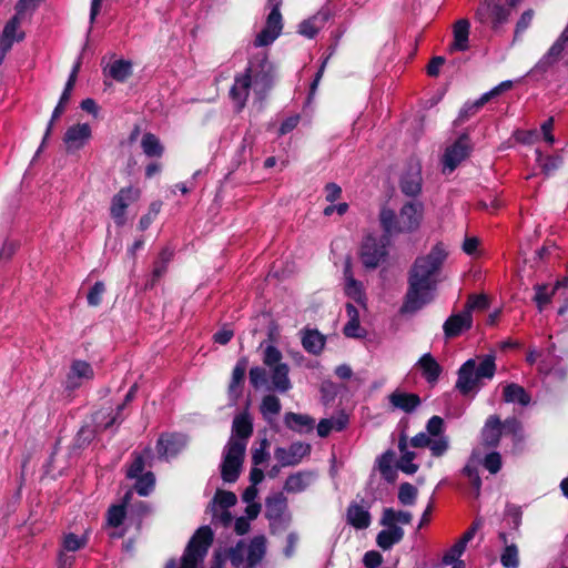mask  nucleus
I'll return each mask as SVG.
<instances>
[{"label": "nucleus", "mask_w": 568, "mask_h": 568, "mask_svg": "<svg viewBox=\"0 0 568 568\" xmlns=\"http://www.w3.org/2000/svg\"><path fill=\"white\" fill-rule=\"evenodd\" d=\"M445 258L446 252L440 244L435 245L427 255L416 258L409 271L403 312L415 313L433 301L436 277Z\"/></svg>", "instance_id": "obj_1"}, {"label": "nucleus", "mask_w": 568, "mask_h": 568, "mask_svg": "<svg viewBox=\"0 0 568 568\" xmlns=\"http://www.w3.org/2000/svg\"><path fill=\"white\" fill-rule=\"evenodd\" d=\"M262 348L261 365L252 366L248 369L250 385L258 390L266 387V390H290L292 388L290 379V366L283 362L282 352L274 345L268 344Z\"/></svg>", "instance_id": "obj_2"}, {"label": "nucleus", "mask_w": 568, "mask_h": 568, "mask_svg": "<svg viewBox=\"0 0 568 568\" xmlns=\"http://www.w3.org/2000/svg\"><path fill=\"white\" fill-rule=\"evenodd\" d=\"M496 355L485 354L467 359L457 372L455 388L457 390H475L487 385L496 373Z\"/></svg>", "instance_id": "obj_3"}, {"label": "nucleus", "mask_w": 568, "mask_h": 568, "mask_svg": "<svg viewBox=\"0 0 568 568\" xmlns=\"http://www.w3.org/2000/svg\"><path fill=\"white\" fill-rule=\"evenodd\" d=\"M424 217V205L420 202H407L399 213L383 207L379 213V222L387 235L416 232Z\"/></svg>", "instance_id": "obj_4"}, {"label": "nucleus", "mask_w": 568, "mask_h": 568, "mask_svg": "<svg viewBox=\"0 0 568 568\" xmlns=\"http://www.w3.org/2000/svg\"><path fill=\"white\" fill-rule=\"evenodd\" d=\"M134 394L135 393H126L124 402L118 405L115 413H113L112 409H100L95 412L92 415L94 426L89 424L81 426L73 438L72 448L83 449L92 443L98 430H105L116 424H121L124 419V417L121 416V412L124 409V406L134 398Z\"/></svg>", "instance_id": "obj_5"}, {"label": "nucleus", "mask_w": 568, "mask_h": 568, "mask_svg": "<svg viewBox=\"0 0 568 568\" xmlns=\"http://www.w3.org/2000/svg\"><path fill=\"white\" fill-rule=\"evenodd\" d=\"M246 73L252 74V84L254 93L264 99L267 93L273 89L276 78V68L273 62L268 60L265 52H260L250 59Z\"/></svg>", "instance_id": "obj_6"}, {"label": "nucleus", "mask_w": 568, "mask_h": 568, "mask_svg": "<svg viewBox=\"0 0 568 568\" xmlns=\"http://www.w3.org/2000/svg\"><path fill=\"white\" fill-rule=\"evenodd\" d=\"M213 539L214 534L210 526L196 529L185 547L180 568H196L206 556Z\"/></svg>", "instance_id": "obj_7"}, {"label": "nucleus", "mask_w": 568, "mask_h": 568, "mask_svg": "<svg viewBox=\"0 0 568 568\" xmlns=\"http://www.w3.org/2000/svg\"><path fill=\"white\" fill-rule=\"evenodd\" d=\"M510 13L511 10L501 0H479L475 10V20L498 31L508 21Z\"/></svg>", "instance_id": "obj_8"}, {"label": "nucleus", "mask_w": 568, "mask_h": 568, "mask_svg": "<svg viewBox=\"0 0 568 568\" xmlns=\"http://www.w3.org/2000/svg\"><path fill=\"white\" fill-rule=\"evenodd\" d=\"M282 3L283 0H267L266 7L270 9V13L266 17L265 26L255 37V47H267L281 36L283 30Z\"/></svg>", "instance_id": "obj_9"}, {"label": "nucleus", "mask_w": 568, "mask_h": 568, "mask_svg": "<svg viewBox=\"0 0 568 568\" xmlns=\"http://www.w3.org/2000/svg\"><path fill=\"white\" fill-rule=\"evenodd\" d=\"M389 236L386 233L376 237L367 235L362 244L361 258L363 264L368 268H375L387 256V245L389 244Z\"/></svg>", "instance_id": "obj_10"}, {"label": "nucleus", "mask_w": 568, "mask_h": 568, "mask_svg": "<svg viewBox=\"0 0 568 568\" xmlns=\"http://www.w3.org/2000/svg\"><path fill=\"white\" fill-rule=\"evenodd\" d=\"M471 145L467 134L459 136L443 155V172L452 173L470 153Z\"/></svg>", "instance_id": "obj_11"}, {"label": "nucleus", "mask_w": 568, "mask_h": 568, "mask_svg": "<svg viewBox=\"0 0 568 568\" xmlns=\"http://www.w3.org/2000/svg\"><path fill=\"white\" fill-rule=\"evenodd\" d=\"M92 138L89 123H77L69 126L63 135V143L68 154H74L85 146Z\"/></svg>", "instance_id": "obj_12"}, {"label": "nucleus", "mask_w": 568, "mask_h": 568, "mask_svg": "<svg viewBox=\"0 0 568 568\" xmlns=\"http://www.w3.org/2000/svg\"><path fill=\"white\" fill-rule=\"evenodd\" d=\"M140 191L132 186L122 187L113 197L110 214L118 225L125 223V211L128 206L138 200Z\"/></svg>", "instance_id": "obj_13"}, {"label": "nucleus", "mask_w": 568, "mask_h": 568, "mask_svg": "<svg viewBox=\"0 0 568 568\" xmlns=\"http://www.w3.org/2000/svg\"><path fill=\"white\" fill-rule=\"evenodd\" d=\"M312 446L307 443L294 442L288 448L276 447L274 450L275 459L283 467L298 465L302 459L311 454Z\"/></svg>", "instance_id": "obj_14"}, {"label": "nucleus", "mask_w": 568, "mask_h": 568, "mask_svg": "<svg viewBox=\"0 0 568 568\" xmlns=\"http://www.w3.org/2000/svg\"><path fill=\"white\" fill-rule=\"evenodd\" d=\"M252 87V74L246 73V71L234 77V83L230 89L229 95L236 104L237 111H242L246 105Z\"/></svg>", "instance_id": "obj_15"}, {"label": "nucleus", "mask_w": 568, "mask_h": 568, "mask_svg": "<svg viewBox=\"0 0 568 568\" xmlns=\"http://www.w3.org/2000/svg\"><path fill=\"white\" fill-rule=\"evenodd\" d=\"M186 445V438L182 434H162L156 442L159 457H175Z\"/></svg>", "instance_id": "obj_16"}, {"label": "nucleus", "mask_w": 568, "mask_h": 568, "mask_svg": "<svg viewBox=\"0 0 568 568\" xmlns=\"http://www.w3.org/2000/svg\"><path fill=\"white\" fill-rule=\"evenodd\" d=\"M473 315L464 310L460 313L450 315L444 323L443 329L447 339L459 336L463 332L471 328Z\"/></svg>", "instance_id": "obj_17"}, {"label": "nucleus", "mask_w": 568, "mask_h": 568, "mask_svg": "<svg viewBox=\"0 0 568 568\" xmlns=\"http://www.w3.org/2000/svg\"><path fill=\"white\" fill-rule=\"evenodd\" d=\"M416 368L420 372L422 377L428 383L429 387H435L443 373V367L430 353L424 354L418 359Z\"/></svg>", "instance_id": "obj_18"}, {"label": "nucleus", "mask_w": 568, "mask_h": 568, "mask_svg": "<svg viewBox=\"0 0 568 568\" xmlns=\"http://www.w3.org/2000/svg\"><path fill=\"white\" fill-rule=\"evenodd\" d=\"M93 376V368L88 362L75 359L72 362L67 376L68 388H79L83 386V381L92 379Z\"/></svg>", "instance_id": "obj_19"}, {"label": "nucleus", "mask_w": 568, "mask_h": 568, "mask_svg": "<svg viewBox=\"0 0 568 568\" xmlns=\"http://www.w3.org/2000/svg\"><path fill=\"white\" fill-rule=\"evenodd\" d=\"M265 518L292 516L288 511V500L283 491L274 493L265 498Z\"/></svg>", "instance_id": "obj_20"}, {"label": "nucleus", "mask_w": 568, "mask_h": 568, "mask_svg": "<svg viewBox=\"0 0 568 568\" xmlns=\"http://www.w3.org/2000/svg\"><path fill=\"white\" fill-rule=\"evenodd\" d=\"M316 474L311 470H301L291 474L283 486V489L288 494H297L306 490L315 478Z\"/></svg>", "instance_id": "obj_21"}, {"label": "nucleus", "mask_w": 568, "mask_h": 568, "mask_svg": "<svg viewBox=\"0 0 568 568\" xmlns=\"http://www.w3.org/2000/svg\"><path fill=\"white\" fill-rule=\"evenodd\" d=\"M285 426L300 434H308L315 427V419L306 414L286 413L284 417Z\"/></svg>", "instance_id": "obj_22"}, {"label": "nucleus", "mask_w": 568, "mask_h": 568, "mask_svg": "<svg viewBox=\"0 0 568 568\" xmlns=\"http://www.w3.org/2000/svg\"><path fill=\"white\" fill-rule=\"evenodd\" d=\"M302 346L303 348L312 354L320 355L324 349L326 338L315 328H305L302 331Z\"/></svg>", "instance_id": "obj_23"}, {"label": "nucleus", "mask_w": 568, "mask_h": 568, "mask_svg": "<svg viewBox=\"0 0 568 568\" xmlns=\"http://www.w3.org/2000/svg\"><path fill=\"white\" fill-rule=\"evenodd\" d=\"M568 44V40L564 39L561 36L557 39V41L550 47L547 53L539 60L537 63V69L539 71L546 72L549 68L556 64L561 58L562 53Z\"/></svg>", "instance_id": "obj_24"}, {"label": "nucleus", "mask_w": 568, "mask_h": 568, "mask_svg": "<svg viewBox=\"0 0 568 568\" xmlns=\"http://www.w3.org/2000/svg\"><path fill=\"white\" fill-rule=\"evenodd\" d=\"M248 365V356L242 355L237 358L231 373L227 390H243Z\"/></svg>", "instance_id": "obj_25"}, {"label": "nucleus", "mask_w": 568, "mask_h": 568, "mask_svg": "<svg viewBox=\"0 0 568 568\" xmlns=\"http://www.w3.org/2000/svg\"><path fill=\"white\" fill-rule=\"evenodd\" d=\"M422 189L420 169L412 165L400 180V190L408 196H416Z\"/></svg>", "instance_id": "obj_26"}, {"label": "nucleus", "mask_w": 568, "mask_h": 568, "mask_svg": "<svg viewBox=\"0 0 568 568\" xmlns=\"http://www.w3.org/2000/svg\"><path fill=\"white\" fill-rule=\"evenodd\" d=\"M501 437V422L499 417L493 415L487 420L481 430V440L485 447H496Z\"/></svg>", "instance_id": "obj_27"}, {"label": "nucleus", "mask_w": 568, "mask_h": 568, "mask_svg": "<svg viewBox=\"0 0 568 568\" xmlns=\"http://www.w3.org/2000/svg\"><path fill=\"white\" fill-rule=\"evenodd\" d=\"M469 28L470 23L467 19H459L454 23L453 33L454 41L452 42L449 50L450 51H466L469 48L468 37H469Z\"/></svg>", "instance_id": "obj_28"}, {"label": "nucleus", "mask_w": 568, "mask_h": 568, "mask_svg": "<svg viewBox=\"0 0 568 568\" xmlns=\"http://www.w3.org/2000/svg\"><path fill=\"white\" fill-rule=\"evenodd\" d=\"M376 537V544L383 550H388L404 537V530L399 526H385Z\"/></svg>", "instance_id": "obj_29"}, {"label": "nucleus", "mask_w": 568, "mask_h": 568, "mask_svg": "<svg viewBox=\"0 0 568 568\" xmlns=\"http://www.w3.org/2000/svg\"><path fill=\"white\" fill-rule=\"evenodd\" d=\"M253 434V424L247 414L236 415L232 424V437L234 440H243L247 444V439Z\"/></svg>", "instance_id": "obj_30"}, {"label": "nucleus", "mask_w": 568, "mask_h": 568, "mask_svg": "<svg viewBox=\"0 0 568 568\" xmlns=\"http://www.w3.org/2000/svg\"><path fill=\"white\" fill-rule=\"evenodd\" d=\"M133 73V64L130 60L118 59L109 64L108 75L116 82H125Z\"/></svg>", "instance_id": "obj_31"}, {"label": "nucleus", "mask_w": 568, "mask_h": 568, "mask_svg": "<svg viewBox=\"0 0 568 568\" xmlns=\"http://www.w3.org/2000/svg\"><path fill=\"white\" fill-rule=\"evenodd\" d=\"M389 400L394 407L400 408L406 413H412L420 404L417 395H408L407 393H392Z\"/></svg>", "instance_id": "obj_32"}, {"label": "nucleus", "mask_w": 568, "mask_h": 568, "mask_svg": "<svg viewBox=\"0 0 568 568\" xmlns=\"http://www.w3.org/2000/svg\"><path fill=\"white\" fill-rule=\"evenodd\" d=\"M566 285V282H557L554 286L548 285H536V294L534 301L536 302L539 311H541L551 301V296L556 294L561 287Z\"/></svg>", "instance_id": "obj_33"}, {"label": "nucleus", "mask_w": 568, "mask_h": 568, "mask_svg": "<svg viewBox=\"0 0 568 568\" xmlns=\"http://www.w3.org/2000/svg\"><path fill=\"white\" fill-rule=\"evenodd\" d=\"M141 148L149 158H161L164 153V146L161 144L160 139L151 132L143 134Z\"/></svg>", "instance_id": "obj_34"}, {"label": "nucleus", "mask_w": 568, "mask_h": 568, "mask_svg": "<svg viewBox=\"0 0 568 568\" xmlns=\"http://www.w3.org/2000/svg\"><path fill=\"white\" fill-rule=\"evenodd\" d=\"M348 422L346 416L338 418H323L316 426L317 435L322 438L327 437L332 430H342Z\"/></svg>", "instance_id": "obj_35"}, {"label": "nucleus", "mask_w": 568, "mask_h": 568, "mask_svg": "<svg viewBox=\"0 0 568 568\" xmlns=\"http://www.w3.org/2000/svg\"><path fill=\"white\" fill-rule=\"evenodd\" d=\"M412 514L404 510H394L393 508H385L381 519L382 526H398L396 523L407 525L412 521Z\"/></svg>", "instance_id": "obj_36"}, {"label": "nucleus", "mask_w": 568, "mask_h": 568, "mask_svg": "<svg viewBox=\"0 0 568 568\" xmlns=\"http://www.w3.org/2000/svg\"><path fill=\"white\" fill-rule=\"evenodd\" d=\"M265 555V538L264 536H256L252 539L248 551L247 562L251 567L257 565Z\"/></svg>", "instance_id": "obj_37"}, {"label": "nucleus", "mask_w": 568, "mask_h": 568, "mask_svg": "<svg viewBox=\"0 0 568 568\" xmlns=\"http://www.w3.org/2000/svg\"><path fill=\"white\" fill-rule=\"evenodd\" d=\"M129 493L126 494L123 504L112 505L106 513V523L110 527H120L126 516V501L129 499Z\"/></svg>", "instance_id": "obj_38"}, {"label": "nucleus", "mask_w": 568, "mask_h": 568, "mask_svg": "<svg viewBox=\"0 0 568 568\" xmlns=\"http://www.w3.org/2000/svg\"><path fill=\"white\" fill-rule=\"evenodd\" d=\"M242 463L223 457L221 477L225 483H235L241 474Z\"/></svg>", "instance_id": "obj_39"}, {"label": "nucleus", "mask_w": 568, "mask_h": 568, "mask_svg": "<svg viewBox=\"0 0 568 568\" xmlns=\"http://www.w3.org/2000/svg\"><path fill=\"white\" fill-rule=\"evenodd\" d=\"M394 459L395 453L387 450L381 456L378 462V469L387 481H394L396 478V470L393 468Z\"/></svg>", "instance_id": "obj_40"}, {"label": "nucleus", "mask_w": 568, "mask_h": 568, "mask_svg": "<svg viewBox=\"0 0 568 568\" xmlns=\"http://www.w3.org/2000/svg\"><path fill=\"white\" fill-rule=\"evenodd\" d=\"M246 443L243 440H234V437H231L226 445V450L223 457L236 460L243 464L245 456Z\"/></svg>", "instance_id": "obj_41"}, {"label": "nucleus", "mask_w": 568, "mask_h": 568, "mask_svg": "<svg viewBox=\"0 0 568 568\" xmlns=\"http://www.w3.org/2000/svg\"><path fill=\"white\" fill-rule=\"evenodd\" d=\"M133 479H135L134 489L143 497L148 496L155 486V476L152 471L143 473Z\"/></svg>", "instance_id": "obj_42"}, {"label": "nucleus", "mask_w": 568, "mask_h": 568, "mask_svg": "<svg viewBox=\"0 0 568 568\" xmlns=\"http://www.w3.org/2000/svg\"><path fill=\"white\" fill-rule=\"evenodd\" d=\"M352 266V256L347 254L344 261L345 293L349 298L355 300V276Z\"/></svg>", "instance_id": "obj_43"}, {"label": "nucleus", "mask_w": 568, "mask_h": 568, "mask_svg": "<svg viewBox=\"0 0 568 568\" xmlns=\"http://www.w3.org/2000/svg\"><path fill=\"white\" fill-rule=\"evenodd\" d=\"M317 16L303 20L298 24V33L306 37L307 39H314L321 29V26L317 24Z\"/></svg>", "instance_id": "obj_44"}, {"label": "nucleus", "mask_w": 568, "mask_h": 568, "mask_svg": "<svg viewBox=\"0 0 568 568\" xmlns=\"http://www.w3.org/2000/svg\"><path fill=\"white\" fill-rule=\"evenodd\" d=\"M488 306L489 302L486 295L471 294L468 296L464 311L471 314L473 311H485L486 308H488Z\"/></svg>", "instance_id": "obj_45"}, {"label": "nucleus", "mask_w": 568, "mask_h": 568, "mask_svg": "<svg viewBox=\"0 0 568 568\" xmlns=\"http://www.w3.org/2000/svg\"><path fill=\"white\" fill-rule=\"evenodd\" d=\"M500 561L506 568H517L519 565L518 549L516 545H506L504 552L501 554Z\"/></svg>", "instance_id": "obj_46"}, {"label": "nucleus", "mask_w": 568, "mask_h": 568, "mask_svg": "<svg viewBox=\"0 0 568 568\" xmlns=\"http://www.w3.org/2000/svg\"><path fill=\"white\" fill-rule=\"evenodd\" d=\"M104 293H105L104 283L101 281L95 282L87 295L88 304L93 307L100 306L102 303Z\"/></svg>", "instance_id": "obj_47"}, {"label": "nucleus", "mask_w": 568, "mask_h": 568, "mask_svg": "<svg viewBox=\"0 0 568 568\" xmlns=\"http://www.w3.org/2000/svg\"><path fill=\"white\" fill-rule=\"evenodd\" d=\"M20 21L17 16L12 17L7 24L3 28L1 39H8L10 41H21L24 38V33H20L19 36H16V31L18 29Z\"/></svg>", "instance_id": "obj_48"}, {"label": "nucleus", "mask_w": 568, "mask_h": 568, "mask_svg": "<svg viewBox=\"0 0 568 568\" xmlns=\"http://www.w3.org/2000/svg\"><path fill=\"white\" fill-rule=\"evenodd\" d=\"M417 496V488L409 483H403L398 489V500L403 505H413Z\"/></svg>", "instance_id": "obj_49"}, {"label": "nucleus", "mask_w": 568, "mask_h": 568, "mask_svg": "<svg viewBox=\"0 0 568 568\" xmlns=\"http://www.w3.org/2000/svg\"><path fill=\"white\" fill-rule=\"evenodd\" d=\"M132 463L129 465L126 470V477L133 479L134 477H139V475L143 474L145 467V459L142 454L133 453Z\"/></svg>", "instance_id": "obj_50"}, {"label": "nucleus", "mask_w": 568, "mask_h": 568, "mask_svg": "<svg viewBox=\"0 0 568 568\" xmlns=\"http://www.w3.org/2000/svg\"><path fill=\"white\" fill-rule=\"evenodd\" d=\"M222 509H229L233 507L236 501V495L233 491L230 490H221L219 489L215 493L214 499H213Z\"/></svg>", "instance_id": "obj_51"}, {"label": "nucleus", "mask_w": 568, "mask_h": 568, "mask_svg": "<svg viewBox=\"0 0 568 568\" xmlns=\"http://www.w3.org/2000/svg\"><path fill=\"white\" fill-rule=\"evenodd\" d=\"M268 520L270 532L272 535L284 532L291 525L292 516H281L278 518H266Z\"/></svg>", "instance_id": "obj_52"}, {"label": "nucleus", "mask_w": 568, "mask_h": 568, "mask_svg": "<svg viewBox=\"0 0 568 568\" xmlns=\"http://www.w3.org/2000/svg\"><path fill=\"white\" fill-rule=\"evenodd\" d=\"M261 410L264 415L271 414L276 415L281 410L280 399L274 394L266 395L261 405Z\"/></svg>", "instance_id": "obj_53"}, {"label": "nucleus", "mask_w": 568, "mask_h": 568, "mask_svg": "<svg viewBox=\"0 0 568 568\" xmlns=\"http://www.w3.org/2000/svg\"><path fill=\"white\" fill-rule=\"evenodd\" d=\"M416 457L414 452L405 453L402 455L400 460L397 463V468L406 474H414L418 469V465L413 463V459Z\"/></svg>", "instance_id": "obj_54"}, {"label": "nucleus", "mask_w": 568, "mask_h": 568, "mask_svg": "<svg viewBox=\"0 0 568 568\" xmlns=\"http://www.w3.org/2000/svg\"><path fill=\"white\" fill-rule=\"evenodd\" d=\"M532 18L534 11L531 9L523 12L519 20L516 23L514 40H517L519 36L528 29L532 21Z\"/></svg>", "instance_id": "obj_55"}, {"label": "nucleus", "mask_w": 568, "mask_h": 568, "mask_svg": "<svg viewBox=\"0 0 568 568\" xmlns=\"http://www.w3.org/2000/svg\"><path fill=\"white\" fill-rule=\"evenodd\" d=\"M346 311L349 318L343 328V333L346 337L355 338V305L353 302L346 303Z\"/></svg>", "instance_id": "obj_56"}, {"label": "nucleus", "mask_w": 568, "mask_h": 568, "mask_svg": "<svg viewBox=\"0 0 568 568\" xmlns=\"http://www.w3.org/2000/svg\"><path fill=\"white\" fill-rule=\"evenodd\" d=\"M85 546V539L79 538L75 534H68L63 539V547L68 551H77Z\"/></svg>", "instance_id": "obj_57"}, {"label": "nucleus", "mask_w": 568, "mask_h": 568, "mask_svg": "<svg viewBox=\"0 0 568 568\" xmlns=\"http://www.w3.org/2000/svg\"><path fill=\"white\" fill-rule=\"evenodd\" d=\"M466 544L460 539L450 548V550L443 557L445 565H450L457 561V558L465 551Z\"/></svg>", "instance_id": "obj_58"}, {"label": "nucleus", "mask_w": 568, "mask_h": 568, "mask_svg": "<svg viewBox=\"0 0 568 568\" xmlns=\"http://www.w3.org/2000/svg\"><path fill=\"white\" fill-rule=\"evenodd\" d=\"M511 82L510 81H506V82H503L500 83L499 85H497L496 88H494L493 90H490L489 92L483 94L479 99H478V103L477 105H485L487 102H489L493 98L499 95L504 90H508L511 88Z\"/></svg>", "instance_id": "obj_59"}, {"label": "nucleus", "mask_w": 568, "mask_h": 568, "mask_svg": "<svg viewBox=\"0 0 568 568\" xmlns=\"http://www.w3.org/2000/svg\"><path fill=\"white\" fill-rule=\"evenodd\" d=\"M484 466L489 473L496 474L501 467V457L497 452L488 454L484 459Z\"/></svg>", "instance_id": "obj_60"}, {"label": "nucleus", "mask_w": 568, "mask_h": 568, "mask_svg": "<svg viewBox=\"0 0 568 568\" xmlns=\"http://www.w3.org/2000/svg\"><path fill=\"white\" fill-rule=\"evenodd\" d=\"M267 446V439H263L261 443V447L252 452V463L254 466H258L266 462V459L268 458V453L266 452Z\"/></svg>", "instance_id": "obj_61"}, {"label": "nucleus", "mask_w": 568, "mask_h": 568, "mask_svg": "<svg viewBox=\"0 0 568 568\" xmlns=\"http://www.w3.org/2000/svg\"><path fill=\"white\" fill-rule=\"evenodd\" d=\"M504 402L515 403L517 402L521 406H527L531 402L529 393H504Z\"/></svg>", "instance_id": "obj_62"}, {"label": "nucleus", "mask_w": 568, "mask_h": 568, "mask_svg": "<svg viewBox=\"0 0 568 568\" xmlns=\"http://www.w3.org/2000/svg\"><path fill=\"white\" fill-rule=\"evenodd\" d=\"M428 447L434 456L439 457L448 449V440L445 437H439L438 439L430 438Z\"/></svg>", "instance_id": "obj_63"}, {"label": "nucleus", "mask_w": 568, "mask_h": 568, "mask_svg": "<svg viewBox=\"0 0 568 568\" xmlns=\"http://www.w3.org/2000/svg\"><path fill=\"white\" fill-rule=\"evenodd\" d=\"M383 561V557L378 551L372 550L365 554L363 562L366 568H376Z\"/></svg>", "instance_id": "obj_64"}]
</instances>
